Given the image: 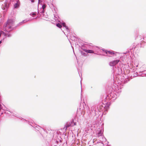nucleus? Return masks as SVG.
I'll list each match as a JSON object with an SVG mask.
<instances>
[{"mask_svg": "<svg viewBox=\"0 0 146 146\" xmlns=\"http://www.w3.org/2000/svg\"><path fill=\"white\" fill-rule=\"evenodd\" d=\"M119 61V60H117L111 62L110 63V65L111 66H113L115 65Z\"/></svg>", "mask_w": 146, "mask_h": 146, "instance_id": "nucleus-1", "label": "nucleus"}, {"mask_svg": "<svg viewBox=\"0 0 146 146\" xmlns=\"http://www.w3.org/2000/svg\"><path fill=\"white\" fill-rule=\"evenodd\" d=\"M104 51L106 52L107 55L109 56H111L114 54L113 52L112 51H107L106 50H104Z\"/></svg>", "mask_w": 146, "mask_h": 146, "instance_id": "nucleus-2", "label": "nucleus"}, {"mask_svg": "<svg viewBox=\"0 0 146 146\" xmlns=\"http://www.w3.org/2000/svg\"><path fill=\"white\" fill-rule=\"evenodd\" d=\"M43 14L42 16V19L46 20H48V15L46 13H42Z\"/></svg>", "mask_w": 146, "mask_h": 146, "instance_id": "nucleus-3", "label": "nucleus"}, {"mask_svg": "<svg viewBox=\"0 0 146 146\" xmlns=\"http://www.w3.org/2000/svg\"><path fill=\"white\" fill-rule=\"evenodd\" d=\"M20 2L19 0H18L17 2L14 5V7L15 8H17L19 6Z\"/></svg>", "mask_w": 146, "mask_h": 146, "instance_id": "nucleus-4", "label": "nucleus"}, {"mask_svg": "<svg viewBox=\"0 0 146 146\" xmlns=\"http://www.w3.org/2000/svg\"><path fill=\"white\" fill-rule=\"evenodd\" d=\"M103 132V129H101L99 131L98 133V136L99 137L100 136H101L102 137H103V136L102 135Z\"/></svg>", "mask_w": 146, "mask_h": 146, "instance_id": "nucleus-5", "label": "nucleus"}, {"mask_svg": "<svg viewBox=\"0 0 146 146\" xmlns=\"http://www.w3.org/2000/svg\"><path fill=\"white\" fill-rule=\"evenodd\" d=\"M8 8L7 4L6 3H5L4 5H3L2 8L3 10H5L7 9Z\"/></svg>", "mask_w": 146, "mask_h": 146, "instance_id": "nucleus-6", "label": "nucleus"}, {"mask_svg": "<svg viewBox=\"0 0 146 146\" xmlns=\"http://www.w3.org/2000/svg\"><path fill=\"white\" fill-rule=\"evenodd\" d=\"M84 51L86 52H88L89 53H94V51L92 50H88L87 49H84Z\"/></svg>", "mask_w": 146, "mask_h": 146, "instance_id": "nucleus-7", "label": "nucleus"}, {"mask_svg": "<svg viewBox=\"0 0 146 146\" xmlns=\"http://www.w3.org/2000/svg\"><path fill=\"white\" fill-rule=\"evenodd\" d=\"M6 33L3 31H1L0 32V38L2 37V36H4L5 38H6Z\"/></svg>", "mask_w": 146, "mask_h": 146, "instance_id": "nucleus-8", "label": "nucleus"}, {"mask_svg": "<svg viewBox=\"0 0 146 146\" xmlns=\"http://www.w3.org/2000/svg\"><path fill=\"white\" fill-rule=\"evenodd\" d=\"M62 25L65 28L67 31L68 32L69 31V29H68L65 23H62Z\"/></svg>", "mask_w": 146, "mask_h": 146, "instance_id": "nucleus-9", "label": "nucleus"}, {"mask_svg": "<svg viewBox=\"0 0 146 146\" xmlns=\"http://www.w3.org/2000/svg\"><path fill=\"white\" fill-rule=\"evenodd\" d=\"M46 5L45 4H43L42 5V11L41 12H40V13H44V9L45 8H46Z\"/></svg>", "mask_w": 146, "mask_h": 146, "instance_id": "nucleus-10", "label": "nucleus"}, {"mask_svg": "<svg viewBox=\"0 0 146 146\" xmlns=\"http://www.w3.org/2000/svg\"><path fill=\"white\" fill-rule=\"evenodd\" d=\"M56 26L59 27V28H60L62 27V26L60 23H58L56 24Z\"/></svg>", "mask_w": 146, "mask_h": 146, "instance_id": "nucleus-11", "label": "nucleus"}, {"mask_svg": "<svg viewBox=\"0 0 146 146\" xmlns=\"http://www.w3.org/2000/svg\"><path fill=\"white\" fill-rule=\"evenodd\" d=\"M6 37L7 36V37H10L11 36V35L9 33H7V34H6Z\"/></svg>", "mask_w": 146, "mask_h": 146, "instance_id": "nucleus-12", "label": "nucleus"}, {"mask_svg": "<svg viewBox=\"0 0 146 146\" xmlns=\"http://www.w3.org/2000/svg\"><path fill=\"white\" fill-rule=\"evenodd\" d=\"M36 14V13H32L30 14L31 15L34 16Z\"/></svg>", "mask_w": 146, "mask_h": 146, "instance_id": "nucleus-13", "label": "nucleus"}, {"mask_svg": "<svg viewBox=\"0 0 146 146\" xmlns=\"http://www.w3.org/2000/svg\"><path fill=\"white\" fill-rule=\"evenodd\" d=\"M1 37H2L3 38H2V39L3 40L5 38H5L4 36H2Z\"/></svg>", "mask_w": 146, "mask_h": 146, "instance_id": "nucleus-14", "label": "nucleus"}, {"mask_svg": "<svg viewBox=\"0 0 146 146\" xmlns=\"http://www.w3.org/2000/svg\"><path fill=\"white\" fill-rule=\"evenodd\" d=\"M11 21V20H9L8 21V24L9 25V23H10V22Z\"/></svg>", "mask_w": 146, "mask_h": 146, "instance_id": "nucleus-15", "label": "nucleus"}, {"mask_svg": "<svg viewBox=\"0 0 146 146\" xmlns=\"http://www.w3.org/2000/svg\"><path fill=\"white\" fill-rule=\"evenodd\" d=\"M27 21H26V20H24L23 22H23V23H25Z\"/></svg>", "mask_w": 146, "mask_h": 146, "instance_id": "nucleus-16", "label": "nucleus"}, {"mask_svg": "<svg viewBox=\"0 0 146 146\" xmlns=\"http://www.w3.org/2000/svg\"><path fill=\"white\" fill-rule=\"evenodd\" d=\"M1 105L0 104V110H1V109L2 108V107H1Z\"/></svg>", "mask_w": 146, "mask_h": 146, "instance_id": "nucleus-17", "label": "nucleus"}, {"mask_svg": "<svg viewBox=\"0 0 146 146\" xmlns=\"http://www.w3.org/2000/svg\"><path fill=\"white\" fill-rule=\"evenodd\" d=\"M1 40V41H0V44L2 42V40Z\"/></svg>", "mask_w": 146, "mask_h": 146, "instance_id": "nucleus-18", "label": "nucleus"}, {"mask_svg": "<svg viewBox=\"0 0 146 146\" xmlns=\"http://www.w3.org/2000/svg\"><path fill=\"white\" fill-rule=\"evenodd\" d=\"M32 2H33V0H32Z\"/></svg>", "mask_w": 146, "mask_h": 146, "instance_id": "nucleus-19", "label": "nucleus"}]
</instances>
